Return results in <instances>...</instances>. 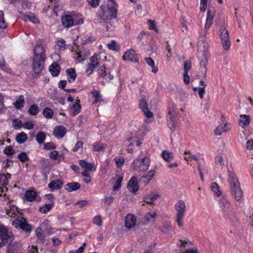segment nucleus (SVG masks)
I'll list each match as a JSON object with an SVG mask.
<instances>
[{
	"label": "nucleus",
	"mask_w": 253,
	"mask_h": 253,
	"mask_svg": "<svg viewBox=\"0 0 253 253\" xmlns=\"http://www.w3.org/2000/svg\"><path fill=\"white\" fill-rule=\"evenodd\" d=\"M161 156L167 162H170L173 159V154L168 151L164 150L161 154Z\"/></svg>",
	"instance_id": "2f4dec72"
},
{
	"label": "nucleus",
	"mask_w": 253,
	"mask_h": 253,
	"mask_svg": "<svg viewBox=\"0 0 253 253\" xmlns=\"http://www.w3.org/2000/svg\"><path fill=\"white\" fill-rule=\"evenodd\" d=\"M98 72L100 77H104L107 75L106 68L104 66L100 67L98 70Z\"/></svg>",
	"instance_id": "680f3d73"
},
{
	"label": "nucleus",
	"mask_w": 253,
	"mask_h": 253,
	"mask_svg": "<svg viewBox=\"0 0 253 253\" xmlns=\"http://www.w3.org/2000/svg\"><path fill=\"white\" fill-rule=\"evenodd\" d=\"M32 69L35 74V77H37L42 72L43 69V64H32Z\"/></svg>",
	"instance_id": "c756f323"
},
{
	"label": "nucleus",
	"mask_w": 253,
	"mask_h": 253,
	"mask_svg": "<svg viewBox=\"0 0 253 253\" xmlns=\"http://www.w3.org/2000/svg\"><path fill=\"white\" fill-rule=\"evenodd\" d=\"M148 22L149 24L151 29L154 30L155 32H158V29L156 28L155 21L152 20H148Z\"/></svg>",
	"instance_id": "774afa93"
},
{
	"label": "nucleus",
	"mask_w": 253,
	"mask_h": 253,
	"mask_svg": "<svg viewBox=\"0 0 253 253\" xmlns=\"http://www.w3.org/2000/svg\"><path fill=\"white\" fill-rule=\"evenodd\" d=\"M108 48L112 50H117V44L115 41H112L107 44Z\"/></svg>",
	"instance_id": "6e6d98bb"
},
{
	"label": "nucleus",
	"mask_w": 253,
	"mask_h": 253,
	"mask_svg": "<svg viewBox=\"0 0 253 253\" xmlns=\"http://www.w3.org/2000/svg\"><path fill=\"white\" fill-rule=\"evenodd\" d=\"M34 124L32 121H29L22 124V127L25 129H32L34 128Z\"/></svg>",
	"instance_id": "603ef678"
},
{
	"label": "nucleus",
	"mask_w": 253,
	"mask_h": 253,
	"mask_svg": "<svg viewBox=\"0 0 253 253\" xmlns=\"http://www.w3.org/2000/svg\"><path fill=\"white\" fill-rule=\"evenodd\" d=\"M13 162L11 160L9 159H6L3 162V167L4 168H10L12 166Z\"/></svg>",
	"instance_id": "69168bd1"
},
{
	"label": "nucleus",
	"mask_w": 253,
	"mask_h": 253,
	"mask_svg": "<svg viewBox=\"0 0 253 253\" xmlns=\"http://www.w3.org/2000/svg\"><path fill=\"white\" fill-rule=\"evenodd\" d=\"M83 144L84 142L82 141H77L73 149V151L74 152H77L80 148L83 147Z\"/></svg>",
	"instance_id": "e2e57ef3"
},
{
	"label": "nucleus",
	"mask_w": 253,
	"mask_h": 253,
	"mask_svg": "<svg viewBox=\"0 0 253 253\" xmlns=\"http://www.w3.org/2000/svg\"><path fill=\"white\" fill-rule=\"evenodd\" d=\"M88 4L92 7H96L100 3L99 0H87Z\"/></svg>",
	"instance_id": "bf43d9fd"
},
{
	"label": "nucleus",
	"mask_w": 253,
	"mask_h": 253,
	"mask_svg": "<svg viewBox=\"0 0 253 253\" xmlns=\"http://www.w3.org/2000/svg\"><path fill=\"white\" fill-rule=\"evenodd\" d=\"M35 55L33 58V63H40L44 62L46 55L44 47L40 42H38L34 48Z\"/></svg>",
	"instance_id": "423d86ee"
},
{
	"label": "nucleus",
	"mask_w": 253,
	"mask_h": 253,
	"mask_svg": "<svg viewBox=\"0 0 253 253\" xmlns=\"http://www.w3.org/2000/svg\"><path fill=\"white\" fill-rule=\"evenodd\" d=\"M80 109L81 106L80 104H79L78 103H76L75 104H74L72 108L73 115H76L78 114L80 112Z\"/></svg>",
	"instance_id": "5fc2aeb1"
},
{
	"label": "nucleus",
	"mask_w": 253,
	"mask_h": 253,
	"mask_svg": "<svg viewBox=\"0 0 253 253\" xmlns=\"http://www.w3.org/2000/svg\"><path fill=\"white\" fill-rule=\"evenodd\" d=\"M228 181L230 185L233 197L238 202H241L243 199V192L236 174L234 171L228 170Z\"/></svg>",
	"instance_id": "f257e3e1"
},
{
	"label": "nucleus",
	"mask_w": 253,
	"mask_h": 253,
	"mask_svg": "<svg viewBox=\"0 0 253 253\" xmlns=\"http://www.w3.org/2000/svg\"><path fill=\"white\" fill-rule=\"evenodd\" d=\"M81 185L78 182H71L66 184L65 189L68 192H72L80 189Z\"/></svg>",
	"instance_id": "a878e982"
},
{
	"label": "nucleus",
	"mask_w": 253,
	"mask_h": 253,
	"mask_svg": "<svg viewBox=\"0 0 253 253\" xmlns=\"http://www.w3.org/2000/svg\"><path fill=\"white\" fill-rule=\"evenodd\" d=\"M150 165V160L147 157L141 159H137L133 161L132 167L133 170L138 171H145Z\"/></svg>",
	"instance_id": "0eeeda50"
},
{
	"label": "nucleus",
	"mask_w": 253,
	"mask_h": 253,
	"mask_svg": "<svg viewBox=\"0 0 253 253\" xmlns=\"http://www.w3.org/2000/svg\"><path fill=\"white\" fill-rule=\"evenodd\" d=\"M66 133V129L63 126H58L54 127L53 134L57 138H62Z\"/></svg>",
	"instance_id": "aec40b11"
},
{
	"label": "nucleus",
	"mask_w": 253,
	"mask_h": 253,
	"mask_svg": "<svg viewBox=\"0 0 253 253\" xmlns=\"http://www.w3.org/2000/svg\"><path fill=\"white\" fill-rule=\"evenodd\" d=\"M158 197L159 195L158 194H151L145 197L144 201L147 204H152Z\"/></svg>",
	"instance_id": "f704fd0d"
},
{
	"label": "nucleus",
	"mask_w": 253,
	"mask_h": 253,
	"mask_svg": "<svg viewBox=\"0 0 253 253\" xmlns=\"http://www.w3.org/2000/svg\"><path fill=\"white\" fill-rule=\"evenodd\" d=\"M218 203L224 216L228 217L233 214V211L231 208L230 203L227 198L222 197L219 200Z\"/></svg>",
	"instance_id": "9d476101"
},
{
	"label": "nucleus",
	"mask_w": 253,
	"mask_h": 253,
	"mask_svg": "<svg viewBox=\"0 0 253 253\" xmlns=\"http://www.w3.org/2000/svg\"><path fill=\"white\" fill-rule=\"evenodd\" d=\"M110 56H107L105 53H95L90 57L91 63H103L106 61H110Z\"/></svg>",
	"instance_id": "ddd939ff"
},
{
	"label": "nucleus",
	"mask_w": 253,
	"mask_h": 253,
	"mask_svg": "<svg viewBox=\"0 0 253 253\" xmlns=\"http://www.w3.org/2000/svg\"><path fill=\"white\" fill-rule=\"evenodd\" d=\"M14 151V149L11 146L6 147L3 150L4 153L7 155L13 154Z\"/></svg>",
	"instance_id": "864d4df0"
},
{
	"label": "nucleus",
	"mask_w": 253,
	"mask_h": 253,
	"mask_svg": "<svg viewBox=\"0 0 253 253\" xmlns=\"http://www.w3.org/2000/svg\"><path fill=\"white\" fill-rule=\"evenodd\" d=\"M49 71L53 77L57 76L60 71L59 64H51L49 67Z\"/></svg>",
	"instance_id": "cd10ccee"
},
{
	"label": "nucleus",
	"mask_w": 253,
	"mask_h": 253,
	"mask_svg": "<svg viewBox=\"0 0 253 253\" xmlns=\"http://www.w3.org/2000/svg\"><path fill=\"white\" fill-rule=\"evenodd\" d=\"M124 61L136 63L139 62L138 55L132 49H127L123 56Z\"/></svg>",
	"instance_id": "9b49d317"
},
{
	"label": "nucleus",
	"mask_w": 253,
	"mask_h": 253,
	"mask_svg": "<svg viewBox=\"0 0 253 253\" xmlns=\"http://www.w3.org/2000/svg\"><path fill=\"white\" fill-rule=\"evenodd\" d=\"M61 22L64 28L68 29L73 26L83 24L84 20L75 13L65 14L61 17Z\"/></svg>",
	"instance_id": "20e7f679"
},
{
	"label": "nucleus",
	"mask_w": 253,
	"mask_h": 253,
	"mask_svg": "<svg viewBox=\"0 0 253 253\" xmlns=\"http://www.w3.org/2000/svg\"><path fill=\"white\" fill-rule=\"evenodd\" d=\"M136 218L132 214H127L125 218V225L128 229L134 227L136 224Z\"/></svg>",
	"instance_id": "6ab92c4d"
},
{
	"label": "nucleus",
	"mask_w": 253,
	"mask_h": 253,
	"mask_svg": "<svg viewBox=\"0 0 253 253\" xmlns=\"http://www.w3.org/2000/svg\"><path fill=\"white\" fill-rule=\"evenodd\" d=\"M55 148L56 145L52 142H49L44 144V148L46 150H52Z\"/></svg>",
	"instance_id": "338daca9"
},
{
	"label": "nucleus",
	"mask_w": 253,
	"mask_h": 253,
	"mask_svg": "<svg viewBox=\"0 0 253 253\" xmlns=\"http://www.w3.org/2000/svg\"><path fill=\"white\" fill-rule=\"evenodd\" d=\"M177 114L173 110H169L168 113V126L171 130L174 131L175 129Z\"/></svg>",
	"instance_id": "f8f14e48"
},
{
	"label": "nucleus",
	"mask_w": 253,
	"mask_h": 253,
	"mask_svg": "<svg viewBox=\"0 0 253 253\" xmlns=\"http://www.w3.org/2000/svg\"><path fill=\"white\" fill-rule=\"evenodd\" d=\"M207 7V0H200V9L201 11H205Z\"/></svg>",
	"instance_id": "4d7b16f0"
},
{
	"label": "nucleus",
	"mask_w": 253,
	"mask_h": 253,
	"mask_svg": "<svg viewBox=\"0 0 253 253\" xmlns=\"http://www.w3.org/2000/svg\"><path fill=\"white\" fill-rule=\"evenodd\" d=\"M215 162L217 165H219L221 167L224 166L223 157L221 156H218L215 158Z\"/></svg>",
	"instance_id": "13d9d810"
},
{
	"label": "nucleus",
	"mask_w": 253,
	"mask_h": 253,
	"mask_svg": "<svg viewBox=\"0 0 253 253\" xmlns=\"http://www.w3.org/2000/svg\"><path fill=\"white\" fill-rule=\"evenodd\" d=\"M207 31L202 32L197 42L198 58L201 63H206L208 61L209 43L207 40Z\"/></svg>",
	"instance_id": "7ed1b4c3"
},
{
	"label": "nucleus",
	"mask_w": 253,
	"mask_h": 253,
	"mask_svg": "<svg viewBox=\"0 0 253 253\" xmlns=\"http://www.w3.org/2000/svg\"><path fill=\"white\" fill-rule=\"evenodd\" d=\"M90 55V53L87 49H84L82 51L76 52L73 54V57L78 62L84 61Z\"/></svg>",
	"instance_id": "4468645a"
},
{
	"label": "nucleus",
	"mask_w": 253,
	"mask_h": 253,
	"mask_svg": "<svg viewBox=\"0 0 253 253\" xmlns=\"http://www.w3.org/2000/svg\"><path fill=\"white\" fill-rule=\"evenodd\" d=\"M139 106L140 109L143 111L148 108V103L145 100L142 99L139 101Z\"/></svg>",
	"instance_id": "de8ad7c7"
},
{
	"label": "nucleus",
	"mask_w": 253,
	"mask_h": 253,
	"mask_svg": "<svg viewBox=\"0 0 253 253\" xmlns=\"http://www.w3.org/2000/svg\"><path fill=\"white\" fill-rule=\"evenodd\" d=\"M28 139L27 134L24 132H21L18 133L16 137V140L19 144H22L25 142Z\"/></svg>",
	"instance_id": "72a5a7b5"
},
{
	"label": "nucleus",
	"mask_w": 253,
	"mask_h": 253,
	"mask_svg": "<svg viewBox=\"0 0 253 253\" xmlns=\"http://www.w3.org/2000/svg\"><path fill=\"white\" fill-rule=\"evenodd\" d=\"M12 225L17 229H21L26 232H30L32 226L27 223L26 218L22 216H18L12 222Z\"/></svg>",
	"instance_id": "1a4fd4ad"
},
{
	"label": "nucleus",
	"mask_w": 253,
	"mask_h": 253,
	"mask_svg": "<svg viewBox=\"0 0 253 253\" xmlns=\"http://www.w3.org/2000/svg\"><path fill=\"white\" fill-rule=\"evenodd\" d=\"M211 189L215 196H219L221 195V192L219 190V187L216 183H212L211 185Z\"/></svg>",
	"instance_id": "4c0bfd02"
},
{
	"label": "nucleus",
	"mask_w": 253,
	"mask_h": 253,
	"mask_svg": "<svg viewBox=\"0 0 253 253\" xmlns=\"http://www.w3.org/2000/svg\"><path fill=\"white\" fill-rule=\"evenodd\" d=\"M19 213L18 209L15 206H11L9 209L6 210L7 214L10 217L15 216L18 215Z\"/></svg>",
	"instance_id": "c85d7f7f"
},
{
	"label": "nucleus",
	"mask_w": 253,
	"mask_h": 253,
	"mask_svg": "<svg viewBox=\"0 0 253 253\" xmlns=\"http://www.w3.org/2000/svg\"><path fill=\"white\" fill-rule=\"evenodd\" d=\"M176 213V222L179 227L183 225V219L186 211L185 202L182 200H178L174 205Z\"/></svg>",
	"instance_id": "39448f33"
},
{
	"label": "nucleus",
	"mask_w": 253,
	"mask_h": 253,
	"mask_svg": "<svg viewBox=\"0 0 253 253\" xmlns=\"http://www.w3.org/2000/svg\"><path fill=\"white\" fill-rule=\"evenodd\" d=\"M12 124L14 127L16 129L20 128L22 126L21 121L18 120V119H14L13 121Z\"/></svg>",
	"instance_id": "052dcab7"
},
{
	"label": "nucleus",
	"mask_w": 253,
	"mask_h": 253,
	"mask_svg": "<svg viewBox=\"0 0 253 253\" xmlns=\"http://www.w3.org/2000/svg\"><path fill=\"white\" fill-rule=\"evenodd\" d=\"M46 138V135L42 131L39 132L36 135V140L39 144L44 142Z\"/></svg>",
	"instance_id": "ea45409f"
},
{
	"label": "nucleus",
	"mask_w": 253,
	"mask_h": 253,
	"mask_svg": "<svg viewBox=\"0 0 253 253\" xmlns=\"http://www.w3.org/2000/svg\"><path fill=\"white\" fill-rule=\"evenodd\" d=\"M24 20L25 21L29 20L34 23H37L39 22L38 19L34 15L25 16Z\"/></svg>",
	"instance_id": "8fccbe9b"
},
{
	"label": "nucleus",
	"mask_w": 253,
	"mask_h": 253,
	"mask_svg": "<svg viewBox=\"0 0 253 253\" xmlns=\"http://www.w3.org/2000/svg\"><path fill=\"white\" fill-rule=\"evenodd\" d=\"M114 161H115L117 166L119 167H122L125 162L124 158L121 157L115 158L114 159Z\"/></svg>",
	"instance_id": "09e8293b"
},
{
	"label": "nucleus",
	"mask_w": 253,
	"mask_h": 253,
	"mask_svg": "<svg viewBox=\"0 0 253 253\" xmlns=\"http://www.w3.org/2000/svg\"><path fill=\"white\" fill-rule=\"evenodd\" d=\"M79 164L84 170H88L90 171H95L96 169V167L93 164L88 163L84 160H80Z\"/></svg>",
	"instance_id": "412c9836"
},
{
	"label": "nucleus",
	"mask_w": 253,
	"mask_h": 253,
	"mask_svg": "<svg viewBox=\"0 0 253 253\" xmlns=\"http://www.w3.org/2000/svg\"><path fill=\"white\" fill-rule=\"evenodd\" d=\"M42 114L45 118L49 119L53 116V111L48 107L45 108L42 111Z\"/></svg>",
	"instance_id": "58836bf2"
},
{
	"label": "nucleus",
	"mask_w": 253,
	"mask_h": 253,
	"mask_svg": "<svg viewBox=\"0 0 253 253\" xmlns=\"http://www.w3.org/2000/svg\"><path fill=\"white\" fill-rule=\"evenodd\" d=\"M8 238L7 228L3 225H0V248L7 242Z\"/></svg>",
	"instance_id": "f3484780"
},
{
	"label": "nucleus",
	"mask_w": 253,
	"mask_h": 253,
	"mask_svg": "<svg viewBox=\"0 0 253 253\" xmlns=\"http://www.w3.org/2000/svg\"><path fill=\"white\" fill-rule=\"evenodd\" d=\"M25 196L27 201L32 202L35 200L37 197V193L33 190H28L26 192Z\"/></svg>",
	"instance_id": "473e14b6"
},
{
	"label": "nucleus",
	"mask_w": 253,
	"mask_h": 253,
	"mask_svg": "<svg viewBox=\"0 0 253 253\" xmlns=\"http://www.w3.org/2000/svg\"><path fill=\"white\" fill-rule=\"evenodd\" d=\"M215 15V11L213 9L209 8L207 11V18L205 24V30L207 31L211 27L213 23V19Z\"/></svg>",
	"instance_id": "2eb2a0df"
},
{
	"label": "nucleus",
	"mask_w": 253,
	"mask_h": 253,
	"mask_svg": "<svg viewBox=\"0 0 253 253\" xmlns=\"http://www.w3.org/2000/svg\"><path fill=\"white\" fill-rule=\"evenodd\" d=\"M127 188L129 191L134 193L138 190L139 186L136 177L134 176L131 178L128 182Z\"/></svg>",
	"instance_id": "4be33fe9"
},
{
	"label": "nucleus",
	"mask_w": 253,
	"mask_h": 253,
	"mask_svg": "<svg viewBox=\"0 0 253 253\" xmlns=\"http://www.w3.org/2000/svg\"><path fill=\"white\" fill-rule=\"evenodd\" d=\"M25 98L23 95H20L16 98V101L13 102V105L17 109H21L24 107Z\"/></svg>",
	"instance_id": "5701e85b"
},
{
	"label": "nucleus",
	"mask_w": 253,
	"mask_h": 253,
	"mask_svg": "<svg viewBox=\"0 0 253 253\" xmlns=\"http://www.w3.org/2000/svg\"><path fill=\"white\" fill-rule=\"evenodd\" d=\"M7 27V24L3 18V12L0 10V29H5Z\"/></svg>",
	"instance_id": "37998d69"
},
{
	"label": "nucleus",
	"mask_w": 253,
	"mask_h": 253,
	"mask_svg": "<svg viewBox=\"0 0 253 253\" xmlns=\"http://www.w3.org/2000/svg\"><path fill=\"white\" fill-rule=\"evenodd\" d=\"M123 178L121 175H117L116 176V180L115 183L113 186V190L114 191L118 190L119 189L122 185V182L123 181Z\"/></svg>",
	"instance_id": "e433bc0d"
},
{
	"label": "nucleus",
	"mask_w": 253,
	"mask_h": 253,
	"mask_svg": "<svg viewBox=\"0 0 253 253\" xmlns=\"http://www.w3.org/2000/svg\"><path fill=\"white\" fill-rule=\"evenodd\" d=\"M63 186V182L59 179L53 180L48 185V188L52 190H58L60 189Z\"/></svg>",
	"instance_id": "b1692460"
},
{
	"label": "nucleus",
	"mask_w": 253,
	"mask_h": 253,
	"mask_svg": "<svg viewBox=\"0 0 253 253\" xmlns=\"http://www.w3.org/2000/svg\"><path fill=\"white\" fill-rule=\"evenodd\" d=\"M8 184V178L7 176L5 174H0V190L1 192H3V188Z\"/></svg>",
	"instance_id": "7c9ffc66"
},
{
	"label": "nucleus",
	"mask_w": 253,
	"mask_h": 253,
	"mask_svg": "<svg viewBox=\"0 0 253 253\" xmlns=\"http://www.w3.org/2000/svg\"><path fill=\"white\" fill-rule=\"evenodd\" d=\"M40 112V109L37 104H33L30 106L28 113L32 116L37 115Z\"/></svg>",
	"instance_id": "c9c22d12"
},
{
	"label": "nucleus",
	"mask_w": 253,
	"mask_h": 253,
	"mask_svg": "<svg viewBox=\"0 0 253 253\" xmlns=\"http://www.w3.org/2000/svg\"><path fill=\"white\" fill-rule=\"evenodd\" d=\"M240 117L241 119L239 120V124L242 128H244L249 125L251 120L249 115H241Z\"/></svg>",
	"instance_id": "393cba45"
},
{
	"label": "nucleus",
	"mask_w": 253,
	"mask_h": 253,
	"mask_svg": "<svg viewBox=\"0 0 253 253\" xmlns=\"http://www.w3.org/2000/svg\"><path fill=\"white\" fill-rule=\"evenodd\" d=\"M231 129L230 124L227 122L219 125L214 129L215 135H220L222 133L229 131Z\"/></svg>",
	"instance_id": "dca6fc26"
},
{
	"label": "nucleus",
	"mask_w": 253,
	"mask_h": 253,
	"mask_svg": "<svg viewBox=\"0 0 253 253\" xmlns=\"http://www.w3.org/2000/svg\"><path fill=\"white\" fill-rule=\"evenodd\" d=\"M66 74L68 81L71 83H73L77 77L75 69L73 68L67 69L66 70Z\"/></svg>",
	"instance_id": "bb28decb"
},
{
	"label": "nucleus",
	"mask_w": 253,
	"mask_h": 253,
	"mask_svg": "<svg viewBox=\"0 0 253 253\" xmlns=\"http://www.w3.org/2000/svg\"><path fill=\"white\" fill-rule=\"evenodd\" d=\"M93 149L94 151L99 152L105 149V146L102 143H96L92 145Z\"/></svg>",
	"instance_id": "79ce46f5"
},
{
	"label": "nucleus",
	"mask_w": 253,
	"mask_h": 253,
	"mask_svg": "<svg viewBox=\"0 0 253 253\" xmlns=\"http://www.w3.org/2000/svg\"><path fill=\"white\" fill-rule=\"evenodd\" d=\"M89 100L92 104H96L102 101V96L98 90H93L90 92L89 94Z\"/></svg>",
	"instance_id": "a211bd4d"
},
{
	"label": "nucleus",
	"mask_w": 253,
	"mask_h": 253,
	"mask_svg": "<svg viewBox=\"0 0 253 253\" xmlns=\"http://www.w3.org/2000/svg\"><path fill=\"white\" fill-rule=\"evenodd\" d=\"M52 207V205L50 204H45L42 207L40 208V211L43 213H46L49 211Z\"/></svg>",
	"instance_id": "c03bdc74"
},
{
	"label": "nucleus",
	"mask_w": 253,
	"mask_h": 253,
	"mask_svg": "<svg viewBox=\"0 0 253 253\" xmlns=\"http://www.w3.org/2000/svg\"><path fill=\"white\" fill-rule=\"evenodd\" d=\"M156 215L155 212H148L145 215V219L146 221L154 222Z\"/></svg>",
	"instance_id": "a19ab883"
},
{
	"label": "nucleus",
	"mask_w": 253,
	"mask_h": 253,
	"mask_svg": "<svg viewBox=\"0 0 253 253\" xmlns=\"http://www.w3.org/2000/svg\"><path fill=\"white\" fill-rule=\"evenodd\" d=\"M18 158L21 162H25L28 159L27 154L25 152H22L19 154L18 156Z\"/></svg>",
	"instance_id": "0e129e2a"
},
{
	"label": "nucleus",
	"mask_w": 253,
	"mask_h": 253,
	"mask_svg": "<svg viewBox=\"0 0 253 253\" xmlns=\"http://www.w3.org/2000/svg\"><path fill=\"white\" fill-rule=\"evenodd\" d=\"M93 222L94 224L98 226H101L102 224V221L101 217L100 215L95 216L93 219Z\"/></svg>",
	"instance_id": "3c124183"
},
{
	"label": "nucleus",
	"mask_w": 253,
	"mask_h": 253,
	"mask_svg": "<svg viewBox=\"0 0 253 253\" xmlns=\"http://www.w3.org/2000/svg\"><path fill=\"white\" fill-rule=\"evenodd\" d=\"M222 23L223 25L221 26L220 30L221 42L223 48L226 50H228L230 47L231 42L229 39L228 31L224 26V21H223Z\"/></svg>",
	"instance_id": "6e6552de"
},
{
	"label": "nucleus",
	"mask_w": 253,
	"mask_h": 253,
	"mask_svg": "<svg viewBox=\"0 0 253 253\" xmlns=\"http://www.w3.org/2000/svg\"><path fill=\"white\" fill-rule=\"evenodd\" d=\"M184 154L185 155H188V156H185L184 158V160H185L187 162L189 161V159L193 160H195V161H197V158L196 157V156L194 155H192L189 151H185L184 153Z\"/></svg>",
	"instance_id": "49530a36"
},
{
	"label": "nucleus",
	"mask_w": 253,
	"mask_h": 253,
	"mask_svg": "<svg viewBox=\"0 0 253 253\" xmlns=\"http://www.w3.org/2000/svg\"><path fill=\"white\" fill-rule=\"evenodd\" d=\"M118 5L114 0H107L100 7L99 17L102 20H109L116 18L117 16Z\"/></svg>",
	"instance_id": "f03ea898"
},
{
	"label": "nucleus",
	"mask_w": 253,
	"mask_h": 253,
	"mask_svg": "<svg viewBox=\"0 0 253 253\" xmlns=\"http://www.w3.org/2000/svg\"><path fill=\"white\" fill-rule=\"evenodd\" d=\"M57 45L59 47L60 50H64L65 49V41L64 39L58 38L57 40Z\"/></svg>",
	"instance_id": "a18cd8bd"
}]
</instances>
